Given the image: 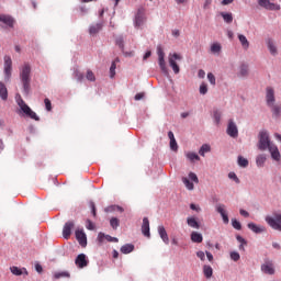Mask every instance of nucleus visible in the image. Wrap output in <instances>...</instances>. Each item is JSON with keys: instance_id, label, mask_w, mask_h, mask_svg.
I'll use <instances>...</instances> for the list:
<instances>
[{"instance_id": "obj_1", "label": "nucleus", "mask_w": 281, "mask_h": 281, "mask_svg": "<svg viewBox=\"0 0 281 281\" xmlns=\"http://www.w3.org/2000/svg\"><path fill=\"white\" fill-rule=\"evenodd\" d=\"M258 148L259 150H269L271 158L274 159V161H280V149H278L276 144L271 143V138H269V132L267 130L259 132Z\"/></svg>"}, {"instance_id": "obj_2", "label": "nucleus", "mask_w": 281, "mask_h": 281, "mask_svg": "<svg viewBox=\"0 0 281 281\" xmlns=\"http://www.w3.org/2000/svg\"><path fill=\"white\" fill-rule=\"evenodd\" d=\"M20 80L23 87V93L30 95L31 82H32V66L24 64L20 70Z\"/></svg>"}, {"instance_id": "obj_3", "label": "nucleus", "mask_w": 281, "mask_h": 281, "mask_svg": "<svg viewBox=\"0 0 281 281\" xmlns=\"http://www.w3.org/2000/svg\"><path fill=\"white\" fill-rule=\"evenodd\" d=\"M18 104H19L21 111H23V113H25V115H27V117H31V120H35V122L41 121V117H38L36 112L32 111V109L29 108V105L25 103V101H23V99H20L18 101Z\"/></svg>"}, {"instance_id": "obj_4", "label": "nucleus", "mask_w": 281, "mask_h": 281, "mask_svg": "<svg viewBox=\"0 0 281 281\" xmlns=\"http://www.w3.org/2000/svg\"><path fill=\"white\" fill-rule=\"evenodd\" d=\"M260 269L266 276H276V263L269 258L263 259Z\"/></svg>"}, {"instance_id": "obj_5", "label": "nucleus", "mask_w": 281, "mask_h": 281, "mask_svg": "<svg viewBox=\"0 0 281 281\" xmlns=\"http://www.w3.org/2000/svg\"><path fill=\"white\" fill-rule=\"evenodd\" d=\"M157 55H158V65L162 71V74H165V76H168V67H166V53H164V48L161 47V45L157 46Z\"/></svg>"}, {"instance_id": "obj_6", "label": "nucleus", "mask_w": 281, "mask_h": 281, "mask_svg": "<svg viewBox=\"0 0 281 281\" xmlns=\"http://www.w3.org/2000/svg\"><path fill=\"white\" fill-rule=\"evenodd\" d=\"M266 223L276 232H281V214H276L274 216H267Z\"/></svg>"}, {"instance_id": "obj_7", "label": "nucleus", "mask_w": 281, "mask_h": 281, "mask_svg": "<svg viewBox=\"0 0 281 281\" xmlns=\"http://www.w3.org/2000/svg\"><path fill=\"white\" fill-rule=\"evenodd\" d=\"M193 181V182H191ZM182 183L186 186L187 190H194V183H199V177L194 172H189V178L183 177Z\"/></svg>"}, {"instance_id": "obj_8", "label": "nucleus", "mask_w": 281, "mask_h": 281, "mask_svg": "<svg viewBox=\"0 0 281 281\" xmlns=\"http://www.w3.org/2000/svg\"><path fill=\"white\" fill-rule=\"evenodd\" d=\"M3 60L4 80H10V78H12V57H10V55H5Z\"/></svg>"}, {"instance_id": "obj_9", "label": "nucleus", "mask_w": 281, "mask_h": 281, "mask_svg": "<svg viewBox=\"0 0 281 281\" xmlns=\"http://www.w3.org/2000/svg\"><path fill=\"white\" fill-rule=\"evenodd\" d=\"M181 55L173 53L169 55V67H171L173 74H179L181 71V68H179V65L177 64V60H181Z\"/></svg>"}, {"instance_id": "obj_10", "label": "nucleus", "mask_w": 281, "mask_h": 281, "mask_svg": "<svg viewBox=\"0 0 281 281\" xmlns=\"http://www.w3.org/2000/svg\"><path fill=\"white\" fill-rule=\"evenodd\" d=\"M144 23H146V13L144 12V9H138L134 18V26L139 29L144 26Z\"/></svg>"}, {"instance_id": "obj_11", "label": "nucleus", "mask_w": 281, "mask_h": 281, "mask_svg": "<svg viewBox=\"0 0 281 281\" xmlns=\"http://www.w3.org/2000/svg\"><path fill=\"white\" fill-rule=\"evenodd\" d=\"M226 133L229 137H233V139L238 137V125H236V122L232 119L228 121Z\"/></svg>"}, {"instance_id": "obj_12", "label": "nucleus", "mask_w": 281, "mask_h": 281, "mask_svg": "<svg viewBox=\"0 0 281 281\" xmlns=\"http://www.w3.org/2000/svg\"><path fill=\"white\" fill-rule=\"evenodd\" d=\"M215 210H216L217 214H220L222 216V221H223L224 225H228L229 216L227 215V206H225V204H217L215 206Z\"/></svg>"}, {"instance_id": "obj_13", "label": "nucleus", "mask_w": 281, "mask_h": 281, "mask_svg": "<svg viewBox=\"0 0 281 281\" xmlns=\"http://www.w3.org/2000/svg\"><path fill=\"white\" fill-rule=\"evenodd\" d=\"M76 227V222L74 221H68L65 223L63 227V237L65 240H69V237L71 236V229Z\"/></svg>"}, {"instance_id": "obj_14", "label": "nucleus", "mask_w": 281, "mask_h": 281, "mask_svg": "<svg viewBox=\"0 0 281 281\" xmlns=\"http://www.w3.org/2000/svg\"><path fill=\"white\" fill-rule=\"evenodd\" d=\"M266 102L268 106L276 104V90L272 87L266 88Z\"/></svg>"}, {"instance_id": "obj_15", "label": "nucleus", "mask_w": 281, "mask_h": 281, "mask_svg": "<svg viewBox=\"0 0 281 281\" xmlns=\"http://www.w3.org/2000/svg\"><path fill=\"white\" fill-rule=\"evenodd\" d=\"M76 239L81 247H87V234L82 229H77L75 232Z\"/></svg>"}, {"instance_id": "obj_16", "label": "nucleus", "mask_w": 281, "mask_h": 281, "mask_svg": "<svg viewBox=\"0 0 281 281\" xmlns=\"http://www.w3.org/2000/svg\"><path fill=\"white\" fill-rule=\"evenodd\" d=\"M75 265H77V267H79V269H85V267H87V265H89V261L87 260V255H85V254L78 255L75 260Z\"/></svg>"}, {"instance_id": "obj_17", "label": "nucleus", "mask_w": 281, "mask_h": 281, "mask_svg": "<svg viewBox=\"0 0 281 281\" xmlns=\"http://www.w3.org/2000/svg\"><path fill=\"white\" fill-rule=\"evenodd\" d=\"M258 3L266 10H280V5H276V3L270 2L269 0H258Z\"/></svg>"}, {"instance_id": "obj_18", "label": "nucleus", "mask_w": 281, "mask_h": 281, "mask_svg": "<svg viewBox=\"0 0 281 281\" xmlns=\"http://www.w3.org/2000/svg\"><path fill=\"white\" fill-rule=\"evenodd\" d=\"M0 23H4L8 27H14L15 20L12 15L0 14Z\"/></svg>"}, {"instance_id": "obj_19", "label": "nucleus", "mask_w": 281, "mask_h": 281, "mask_svg": "<svg viewBox=\"0 0 281 281\" xmlns=\"http://www.w3.org/2000/svg\"><path fill=\"white\" fill-rule=\"evenodd\" d=\"M142 234L147 238H150V222L148 221V217L143 218Z\"/></svg>"}, {"instance_id": "obj_20", "label": "nucleus", "mask_w": 281, "mask_h": 281, "mask_svg": "<svg viewBox=\"0 0 281 281\" xmlns=\"http://www.w3.org/2000/svg\"><path fill=\"white\" fill-rule=\"evenodd\" d=\"M248 229L252 231L254 234H262L267 232V228L262 225H257L256 223H248Z\"/></svg>"}, {"instance_id": "obj_21", "label": "nucleus", "mask_w": 281, "mask_h": 281, "mask_svg": "<svg viewBox=\"0 0 281 281\" xmlns=\"http://www.w3.org/2000/svg\"><path fill=\"white\" fill-rule=\"evenodd\" d=\"M158 234L165 245H170V238L168 237V232H166V227H164V225L158 226Z\"/></svg>"}, {"instance_id": "obj_22", "label": "nucleus", "mask_w": 281, "mask_h": 281, "mask_svg": "<svg viewBox=\"0 0 281 281\" xmlns=\"http://www.w3.org/2000/svg\"><path fill=\"white\" fill-rule=\"evenodd\" d=\"M104 238L105 240H108V243H120V239H117V237H112L111 235L99 233L98 235L99 243H104Z\"/></svg>"}, {"instance_id": "obj_23", "label": "nucleus", "mask_w": 281, "mask_h": 281, "mask_svg": "<svg viewBox=\"0 0 281 281\" xmlns=\"http://www.w3.org/2000/svg\"><path fill=\"white\" fill-rule=\"evenodd\" d=\"M102 27H104L103 22H98L97 24L90 25L89 35L90 36H95V34H98V32H100L102 30Z\"/></svg>"}, {"instance_id": "obj_24", "label": "nucleus", "mask_w": 281, "mask_h": 281, "mask_svg": "<svg viewBox=\"0 0 281 281\" xmlns=\"http://www.w3.org/2000/svg\"><path fill=\"white\" fill-rule=\"evenodd\" d=\"M238 78H247L249 76V65L241 64L237 74Z\"/></svg>"}, {"instance_id": "obj_25", "label": "nucleus", "mask_w": 281, "mask_h": 281, "mask_svg": "<svg viewBox=\"0 0 281 281\" xmlns=\"http://www.w3.org/2000/svg\"><path fill=\"white\" fill-rule=\"evenodd\" d=\"M187 225L189 227H192V229H201V224L199 223V221L196 220V217H188L187 218Z\"/></svg>"}, {"instance_id": "obj_26", "label": "nucleus", "mask_w": 281, "mask_h": 281, "mask_svg": "<svg viewBox=\"0 0 281 281\" xmlns=\"http://www.w3.org/2000/svg\"><path fill=\"white\" fill-rule=\"evenodd\" d=\"M10 271L13 276H23V274L27 276V269H25V268L21 269L16 266H12V267H10Z\"/></svg>"}, {"instance_id": "obj_27", "label": "nucleus", "mask_w": 281, "mask_h": 281, "mask_svg": "<svg viewBox=\"0 0 281 281\" xmlns=\"http://www.w3.org/2000/svg\"><path fill=\"white\" fill-rule=\"evenodd\" d=\"M267 47L271 56H278V47L276 46V43L272 40H268Z\"/></svg>"}, {"instance_id": "obj_28", "label": "nucleus", "mask_w": 281, "mask_h": 281, "mask_svg": "<svg viewBox=\"0 0 281 281\" xmlns=\"http://www.w3.org/2000/svg\"><path fill=\"white\" fill-rule=\"evenodd\" d=\"M186 157H187L188 161H190L191 164H194L195 161H201V157L198 156V154L194 151L186 153Z\"/></svg>"}, {"instance_id": "obj_29", "label": "nucleus", "mask_w": 281, "mask_h": 281, "mask_svg": "<svg viewBox=\"0 0 281 281\" xmlns=\"http://www.w3.org/2000/svg\"><path fill=\"white\" fill-rule=\"evenodd\" d=\"M238 41L243 47V49H249V40H247V36L243 34H238Z\"/></svg>"}, {"instance_id": "obj_30", "label": "nucleus", "mask_w": 281, "mask_h": 281, "mask_svg": "<svg viewBox=\"0 0 281 281\" xmlns=\"http://www.w3.org/2000/svg\"><path fill=\"white\" fill-rule=\"evenodd\" d=\"M203 274H204V278H206V280H210V278L214 276V269H212L211 266L204 265Z\"/></svg>"}, {"instance_id": "obj_31", "label": "nucleus", "mask_w": 281, "mask_h": 281, "mask_svg": "<svg viewBox=\"0 0 281 281\" xmlns=\"http://www.w3.org/2000/svg\"><path fill=\"white\" fill-rule=\"evenodd\" d=\"M191 240L192 243H203V235L199 232L191 233Z\"/></svg>"}, {"instance_id": "obj_32", "label": "nucleus", "mask_w": 281, "mask_h": 281, "mask_svg": "<svg viewBox=\"0 0 281 281\" xmlns=\"http://www.w3.org/2000/svg\"><path fill=\"white\" fill-rule=\"evenodd\" d=\"M135 250V245L125 244L121 247V254H132Z\"/></svg>"}, {"instance_id": "obj_33", "label": "nucleus", "mask_w": 281, "mask_h": 281, "mask_svg": "<svg viewBox=\"0 0 281 281\" xmlns=\"http://www.w3.org/2000/svg\"><path fill=\"white\" fill-rule=\"evenodd\" d=\"M266 161H267V156H265L263 154L258 155L256 158V164L258 168H262Z\"/></svg>"}, {"instance_id": "obj_34", "label": "nucleus", "mask_w": 281, "mask_h": 281, "mask_svg": "<svg viewBox=\"0 0 281 281\" xmlns=\"http://www.w3.org/2000/svg\"><path fill=\"white\" fill-rule=\"evenodd\" d=\"M0 98L2 100H8V88H5V85H3V82H0Z\"/></svg>"}, {"instance_id": "obj_35", "label": "nucleus", "mask_w": 281, "mask_h": 281, "mask_svg": "<svg viewBox=\"0 0 281 281\" xmlns=\"http://www.w3.org/2000/svg\"><path fill=\"white\" fill-rule=\"evenodd\" d=\"M237 164L240 168H247V166H249V160L243 156H238Z\"/></svg>"}, {"instance_id": "obj_36", "label": "nucleus", "mask_w": 281, "mask_h": 281, "mask_svg": "<svg viewBox=\"0 0 281 281\" xmlns=\"http://www.w3.org/2000/svg\"><path fill=\"white\" fill-rule=\"evenodd\" d=\"M210 150H212V147H210L207 144H204L200 147L199 155H201V157H205V153H210Z\"/></svg>"}, {"instance_id": "obj_37", "label": "nucleus", "mask_w": 281, "mask_h": 281, "mask_svg": "<svg viewBox=\"0 0 281 281\" xmlns=\"http://www.w3.org/2000/svg\"><path fill=\"white\" fill-rule=\"evenodd\" d=\"M221 117H222L221 111L214 110V111H213V120H214V123H215L217 126H218V124H221Z\"/></svg>"}, {"instance_id": "obj_38", "label": "nucleus", "mask_w": 281, "mask_h": 281, "mask_svg": "<svg viewBox=\"0 0 281 281\" xmlns=\"http://www.w3.org/2000/svg\"><path fill=\"white\" fill-rule=\"evenodd\" d=\"M223 49V46L218 43H214L211 45V52L212 54H218Z\"/></svg>"}, {"instance_id": "obj_39", "label": "nucleus", "mask_w": 281, "mask_h": 281, "mask_svg": "<svg viewBox=\"0 0 281 281\" xmlns=\"http://www.w3.org/2000/svg\"><path fill=\"white\" fill-rule=\"evenodd\" d=\"M116 45L120 47L122 52H124V36L120 35L115 38Z\"/></svg>"}, {"instance_id": "obj_40", "label": "nucleus", "mask_w": 281, "mask_h": 281, "mask_svg": "<svg viewBox=\"0 0 281 281\" xmlns=\"http://www.w3.org/2000/svg\"><path fill=\"white\" fill-rule=\"evenodd\" d=\"M54 278H55V280H60V278H69V272H67V271L55 272Z\"/></svg>"}, {"instance_id": "obj_41", "label": "nucleus", "mask_w": 281, "mask_h": 281, "mask_svg": "<svg viewBox=\"0 0 281 281\" xmlns=\"http://www.w3.org/2000/svg\"><path fill=\"white\" fill-rule=\"evenodd\" d=\"M221 15L223 16L225 23H232V21H234L232 13H221Z\"/></svg>"}, {"instance_id": "obj_42", "label": "nucleus", "mask_w": 281, "mask_h": 281, "mask_svg": "<svg viewBox=\"0 0 281 281\" xmlns=\"http://www.w3.org/2000/svg\"><path fill=\"white\" fill-rule=\"evenodd\" d=\"M110 225L113 229H116L117 227H120V220H117V217H112L110 220Z\"/></svg>"}, {"instance_id": "obj_43", "label": "nucleus", "mask_w": 281, "mask_h": 281, "mask_svg": "<svg viewBox=\"0 0 281 281\" xmlns=\"http://www.w3.org/2000/svg\"><path fill=\"white\" fill-rule=\"evenodd\" d=\"M74 77L76 78V80H78V82H82V80H85V75H82V72H80L79 70L74 71Z\"/></svg>"}, {"instance_id": "obj_44", "label": "nucleus", "mask_w": 281, "mask_h": 281, "mask_svg": "<svg viewBox=\"0 0 281 281\" xmlns=\"http://www.w3.org/2000/svg\"><path fill=\"white\" fill-rule=\"evenodd\" d=\"M232 225L234 227V229L240 231L243 229V225L240 224V222H238V220L233 218L232 220Z\"/></svg>"}, {"instance_id": "obj_45", "label": "nucleus", "mask_w": 281, "mask_h": 281, "mask_svg": "<svg viewBox=\"0 0 281 281\" xmlns=\"http://www.w3.org/2000/svg\"><path fill=\"white\" fill-rule=\"evenodd\" d=\"M115 69H117V65H115V61H112L110 67V78H115Z\"/></svg>"}, {"instance_id": "obj_46", "label": "nucleus", "mask_w": 281, "mask_h": 281, "mask_svg": "<svg viewBox=\"0 0 281 281\" xmlns=\"http://www.w3.org/2000/svg\"><path fill=\"white\" fill-rule=\"evenodd\" d=\"M169 146L173 153H177L179 150V145L177 144V139L175 138L173 140H170Z\"/></svg>"}, {"instance_id": "obj_47", "label": "nucleus", "mask_w": 281, "mask_h": 281, "mask_svg": "<svg viewBox=\"0 0 281 281\" xmlns=\"http://www.w3.org/2000/svg\"><path fill=\"white\" fill-rule=\"evenodd\" d=\"M207 80H209L210 85H213V87L216 86V77L214 76V74L209 72Z\"/></svg>"}, {"instance_id": "obj_48", "label": "nucleus", "mask_w": 281, "mask_h": 281, "mask_svg": "<svg viewBox=\"0 0 281 281\" xmlns=\"http://www.w3.org/2000/svg\"><path fill=\"white\" fill-rule=\"evenodd\" d=\"M231 260H234V262H238V260H240V254H238V251H232Z\"/></svg>"}, {"instance_id": "obj_49", "label": "nucleus", "mask_w": 281, "mask_h": 281, "mask_svg": "<svg viewBox=\"0 0 281 281\" xmlns=\"http://www.w3.org/2000/svg\"><path fill=\"white\" fill-rule=\"evenodd\" d=\"M87 80H89L90 82H95V75H93V71L88 70L87 75H86Z\"/></svg>"}, {"instance_id": "obj_50", "label": "nucleus", "mask_w": 281, "mask_h": 281, "mask_svg": "<svg viewBox=\"0 0 281 281\" xmlns=\"http://www.w3.org/2000/svg\"><path fill=\"white\" fill-rule=\"evenodd\" d=\"M200 93L201 95H205L207 93V83L203 82L200 85Z\"/></svg>"}, {"instance_id": "obj_51", "label": "nucleus", "mask_w": 281, "mask_h": 281, "mask_svg": "<svg viewBox=\"0 0 281 281\" xmlns=\"http://www.w3.org/2000/svg\"><path fill=\"white\" fill-rule=\"evenodd\" d=\"M228 179H232L233 181H235V183H240V179L238 178V176H236V172H229Z\"/></svg>"}, {"instance_id": "obj_52", "label": "nucleus", "mask_w": 281, "mask_h": 281, "mask_svg": "<svg viewBox=\"0 0 281 281\" xmlns=\"http://www.w3.org/2000/svg\"><path fill=\"white\" fill-rule=\"evenodd\" d=\"M46 111H52V101L49 99L44 100Z\"/></svg>"}, {"instance_id": "obj_53", "label": "nucleus", "mask_w": 281, "mask_h": 281, "mask_svg": "<svg viewBox=\"0 0 281 281\" xmlns=\"http://www.w3.org/2000/svg\"><path fill=\"white\" fill-rule=\"evenodd\" d=\"M86 227H87V229H90V231L95 229V225L93 224V222H91V220H87Z\"/></svg>"}, {"instance_id": "obj_54", "label": "nucleus", "mask_w": 281, "mask_h": 281, "mask_svg": "<svg viewBox=\"0 0 281 281\" xmlns=\"http://www.w3.org/2000/svg\"><path fill=\"white\" fill-rule=\"evenodd\" d=\"M196 256L200 258V260H202V262L205 260V252H203V250H199Z\"/></svg>"}, {"instance_id": "obj_55", "label": "nucleus", "mask_w": 281, "mask_h": 281, "mask_svg": "<svg viewBox=\"0 0 281 281\" xmlns=\"http://www.w3.org/2000/svg\"><path fill=\"white\" fill-rule=\"evenodd\" d=\"M190 210H193L194 212H201V206L192 203L190 204Z\"/></svg>"}, {"instance_id": "obj_56", "label": "nucleus", "mask_w": 281, "mask_h": 281, "mask_svg": "<svg viewBox=\"0 0 281 281\" xmlns=\"http://www.w3.org/2000/svg\"><path fill=\"white\" fill-rule=\"evenodd\" d=\"M144 95H145L144 92L136 93L134 97V100L136 101L144 100Z\"/></svg>"}, {"instance_id": "obj_57", "label": "nucleus", "mask_w": 281, "mask_h": 281, "mask_svg": "<svg viewBox=\"0 0 281 281\" xmlns=\"http://www.w3.org/2000/svg\"><path fill=\"white\" fill-rule=\"evenodd\" d=\"M236 240L238 243H240L241 245H247V240H245V238H243V236H240V235L236 236Z\"/></svg>"}, {"instance_id": "obj_58", "label": "nucleus", "mask_w": 281, "mask_h": 281, "mask_svg": "<svg viewBox=\"0 0 281 281\" xmlns=\"http://www.w3.org/2000/svg\"><path fill=\"white\" fill-rule=\"evenodd\" d=\"M239 214H240L241 216H244L245 218H249V212H247V211H245V210H243V209L239 210Z\"/></svg>"}, {"instance_id": "obj_59", "label": "nucleus", "mask_w": 281, "mask_h": 281, "mask_svg": "<svg viewBox=\"0 0 281 281\" xmlns=\"http://www.w3.org/2000/svg\"><path fill=\"white\" fill-rule=\"evenodd\" d=\"M198 77L201 78V79L205 78V70L200 69V70L198 71Z\"/></svg>"}, {"instance_id": "obj_60", "label": "nucleus", "mask_w": 281, "mask_h": 281, "mask_svg": "<svg viewBox=\"0 0 281 281\" xmlns=\"http://www.w3.org/2000/svg\"><path fill=\"white\" fill-rule=\"evenodd\" d=\"M35 270L37 271V273H43V266H41L40 263H36Z\"/></svg>"}, {"instance_id": "obj_61", "label": "nucleus", "mask_w": 281, "mask_h": 281, "mask_svg": "<svg viewBox=\"0 0 281 281\" xmlns=\"http://www.w3.org/2000/svg\"><path fill=\"white\" fill-rule=\"evenodd\" d=\"M90 206H91L92 216H97V213H95V203L91 202Z\"/></svg>"}, {"instance_id": "obj_62", "label": "nucleus", "mask_w": 281, "mask_h": 281, "mask_svg": "<svg viewBox=\"0 0 281 281\" xmlns=\"http://www.w3.org/2000/svg\"><path fill=\"white\" fill-rule=\"evenodd\" d=\"M206 258H207L209 262H212V260H214V256L210 251H206Z\"/></svg>"}, {"instance_id": "obj_63", "label": "nucleus", "mask_w": 281, "mask_h": 281, "mask_svg": "<svg viewBox=\"0 0 281 281\" xmlns=\"http://www.w3.org/2000/svg\"><path fill=\"white\" fill-rule=\"evenodd\" d=\"M168 137L170 139V142L175 140V133H172V131L168 132Z\"/></svg>"}, {"instance_id": "obj_64", "label": "nucleus", "mask_w": 281, "mask_h": 281, "mask_svg": "<svg viewBox=\"0 0 281 281\" xmlns=\"http://www.w3.org/2000/svg\"><path fill=\"white\" fill-rule=\"evenodd\" d=\"M274 138H276L277 142L281 143V134L276 133Z\"/></svg>"}]
</instances>
